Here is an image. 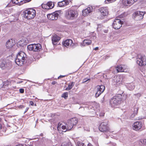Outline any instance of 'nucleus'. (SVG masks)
<instances>
[{
	"instance_id": "nucleus-47",
	"label": "nucleus",
	"mask_w": 146,
	"mask_h": 146,
	"mask_svg": "<svg viewBox=\"0 0 146 146\" xmlns=\"http://www.w3.org/2000/svg\"><path fill=\"white\" fill-rule=\"evenodd\" d=\"M30 103L31 105L33 106L34 105V103L33 101H30Z\"/></svg>"
},
{
	"instance_id": "nucleus-15",
	"label": "nucleus",
	"mask_w": 146,
	"mask_h": 146,
	"mask_svg": "<svg viewBox=\"0 0 146 146\" xmlns=\"http://www.w3.org/2000/svg\"><path fill=\"white\" fill-rule=\"evenodd\" d=\"M62 44L63 46L67 47L69 46H72L74 44L73 43L72 40L70 39H67L62 42Z\"/></svg>"
},
{
	"instance_id": "nucleus-5",
	"label": "nucleus",
	"mask_w": 146,
	"mask_h": 146,
	"mask_svg": "<svg viewBox=\"0 0 146 146\" xmlns=\"http://www.w3.org/2000/svg\"><path fill=\"white\" fill-rule=\"evenodd\" d=\"M36 15L35 10L34 9H31L29 10H26L23 12V16L27 19H33Z\"/></svg>"
},
{
	"instance_id": "nucleus-24",
	"label": "nucleus",
	"mask_w": 146,
	"mask_h": 146,
	"mask_svg": "<svg viewBox=\"0 0 146 146\" xmlns=\"http://www.w3.org/2000/svg\"><path fill=\"white\" fill-rule=\"evenodd\" d=\"M66 125L67 127L66 130L65 131H63L64 132L66 131H69L71 130L73 126L69 121L68 123L66 124Z\"/></svg>"
},
{
	"instance_id": "nucleus-58",
	"label": "nucleus",
	"mask_w": 146,
	"mask_h": 146,
	"mask_svg": "<svg viewBox=\"0 0 146 146\" xmlns=\"http://www.w3.org/2000/svg\"><path fill=\"white\" fill-rule=\"evenodd\" d=\"M60 12H61V11H56V12H55L56 13H60Z\"/></svg>"
},
{
	"instance_id": "nucleus-14",
	"label": "nucleus",
	"mask_w": 146,
	"mask_h": 146,
	"mask_svg": "<svg viewBox=\"0 0 146 146\" xmlns=\"http://www.w3.org/2000/svg\"><path fill=\"white\" fill-rule=\"evenodd\" d=\"M126 66L124 65H120L117 66L116 69L117 72H126Z\"/></svg>"
},
{
	"instance_id": "nucleus-39",
	"label": "nucleus",
	"mask_w": 146,
	"mask_h": 146,
	"mask_svg": "<svg viewBox=\"0 0 146 146\" xmlns=\"http://www.w3.org/2000/svg\"><path fill=\"white\" fill-rule=\"evenodd\" d=\"M135 96L137 98H139L141 96V94L140 93H138L136 94H134L133 95Z\"/></svg>"
},
{
	"instance_id": "nucleus-6",
	"label": "nucleus",
	"mask_w": 146,
	"mask_h": 146,
	"mask_svg": "<svg viewBox=\"0 0 146 146\" xmlns=\"http://www.w3.org/2000/svg\"><path fill=\"white\" fill-rule=\"evenodd\" d=\"M65 15L66 19L72 20L77 17L78 13L77 11L70 9L66 11Z\"/></svg>"
},
{
	"instance_id": "nucleus-3",
	"label": "nucleus",
	"mask_w": 146,
	"mask_h": 146,
	"mask_svg": "<svg viewBox=\"0 0 146 146\" xmlns=\"http://www.w3.org/2000/svg\"><path fill=\"white\" fill-rule=\"evenodd\" d=\"M26 54L23 52H19L17 55L15 60V62L19 66H22L26 62L25 61L26 57Z\"/></svg>"
},
{
	"instance_id": "nucleus-26",
	"label": "nucleus",
	"mask_w": 146,
	"mask_h": 146,
	"mask_svg": "<svg viewBox=\"0 0 146 146\" xmlns=\"http://www.w3.org/2000/svg\"><path fill=\"white\" fill-rule=\"evenodd\" d=\"M75 82H72L69 84L68 87L66 88L65 90H70L74 86Z\"/></svg>"
},
{
	"instance_id": "nucleus-48",
	"label": "nucleus",
	"mask_w": 146,
	"mask_h": 146,
	"mask_svg": "<svg viewBox=\"0 0 146 146\" xmlns=\"http://www.w3.org/2000/svg\"><path fill=\"white\" fill-rule=\"evenodd\" d=\"M57 82L55 81H54L52 82V84L53 85H54Z\"/></svg>"
},
{
	"instance_id": "nucleus-53",
	"label": "nucleus",
	"mask_w": 146,
	"mask_h": 146,
	"mask_svg": "<svg viewBox=\"0 0 146 146\" xmlns=\"http://www.w3.org/2000/svg\"><path fill=\"white\" fill-rule=\"evenodd\" d=\"M108 30H105L104 31V33H108Z\"/></svg>"
},
{
	"instance_id": "nucleus-30",
	"label": "nucleus",
	"mask_w": 146,
	"mask_h": 146,
	"mask_svg": "<svg viewBox=\"0 0 146 146\" xmlns=\"http://www.w3.org/2000/svg\"><path fill=\"white\" fill-rule=\"evenodd\" d=\"M34 44H29L27 46V48L29 50L34 51Z\"/></svg>"
},
{
	"instance_id": "nucleus-35",
	"label": "nucleus",
	"mask_w": 146,
	"mask_h": 146,
	"mask_svg": "<svg viewBox=\"0 0 146 146\" xmlns=\"http://www.w3.org/2000/svg\"><path fill=\"white\" fill-rule=\"evenodd\" d=\"M68 97V92H66L63 93L61 96L62 98H64L65 99H66Z\"/></svg>"
},
{
	"instance_id": "nucleus-13",
	"label": "nucleus",
	"mask_w": 146,
	"mask_h": 146,
	"mask_svg": "<svg viewBox=\"0 0 146 146\" xmlns=\"http://www.w3.org/2000/svg\"><path fill=\"white\" fill-rule=\"evenodd\" d=\"M58 15V13L54 12L51 14H48L47 17L48 19L50 20H56L57 19Z\"/></svg>"
},
{
	"instance_id": "nucleus-7",
	"label": "nucleus",
	"mask_w": 146,
	"mask_h": 146,
	"mask_svg": "<svg viewBox=\"0 0 146 146\" xmlns=\"http://www.w3.org/2000/svg\"><path fill=\"white\" fill-rule=\"evenodd\" d=\"M137 57L136 63L137 64L140 66L146 64V57L144 55L139 54Z\"/></svg>"
},
{
	"instance_id": "nucleus-38",
	"label": "nucleus",
	"mask_w": 146,
	"mask_h": 146,
	"mask_svg": "<svg viewBox=\"0 0 146 146\" xmlns=\"http://www.w3.org/2000/svg\"><path fill=\"white\" fill-rule=\"evenodd\" d=\"M90 78H86L82 80V83L86 82L87 81H90Z\"/></svg>"
},
{
	"instance_id": "nucleus-37",
	"label": "nucleus",
	"mask_w": 146,
	"mask_h": 146,
	"mask_svg": "<svg viewBox=\"0 0 146 146\" xmlns=\"http://www.w3.org/2000/svg\"><path fill=\"white\" fill-rule=\"evenodd\" d=\"M84 144L82 142L78 141L77 142L76 146H84Z\"/></svg>"
},
{
	"instance_id": "nucleus-43",
	"label": "nucleus",
	"mask_w": 146,
	"mask_h": 146,
	"mask_svg": "<svg viewBox=\"0 0 146 146\" xmlns=\"http://www.w3.org/2000/svg\"><path fill=\"white\" fill-rule=\"evenodd\" d=\"M102 25L101 24H98V27L97 28V30L98 31H99V29L101 28L102 27Z\"/></svg>"
},
{
	"instance_id": "nucleus-54",
	"label": "nucleus",
	"mask_w": 146,
	"mask_h": 146,
	"mask_svg": "<svg viewBox=\"0 0 146 146\" xmlns=\"http://www.w3.org/2000/svg\"><path fill=\"white\" fill-rule=\"evenodd\" d=\"M24 108V106L23 105H21L19 107V108Z\"/></svg>"
},
{
	"instance_id": "nucleus-55",
	"label": "nucleus",
	"mask_w": 146,
	"mask_h": 146,
	"mask_svg": "<svg viewBox=\"0 0 146 146\" xmlns=\"http://www.w3.org/2000/svg\"><path fill=\"white\" fill-rule=\"evenodd\" d=\"M11 1H12V2L14 4H17L18 3H16L15 1H13V0H11Z\"/></svg>"
},
{
	"instance_id": "nucleus-40",
	"label": "nucleus",
	"mask_w": 146,
	"mask_h": 146,
	"mask_svg": "<svg viewBox=\"0 0 146 146\" xmlns=\"http://www.w3.org/2000/svg\"><path fill=\"white\" fill-rule=\"evenodd\" d=\"M127 15V14L125 13H124L120 15L119 16L120 18H123Z\"/></svg>"
},
{
	"instance_id": "nucleus-50",
	"label": "nucleus",
	"mask_w": 146,
	"mask_h": 146,
	"mask_svg": "<svg viewBox=\"0 0 146 146\" xmlns=\"http://www.w3.org/2000/svg\"><path fill=\"white\" fill-rule=\"evenodd\" d=\"M65 76L60 75L58 77V78H62L64 77Z\"/></svg>"
},
{
	"instance_id": "nucleus-60",
	"label": "nucleus",
	"mask_w": 146,
	"mask_h": 146,
	"mask_svg": "<svg viewBox=\"0 0 146 146\" xmlns=\"http://www.w3.org/2000/svg\"><path fill=\"white\" fill-rule=\"evenodd\" d=\"M80 108H82L83 109V110H84V108H82V107H81V108H80Z\"/></svg>"
},
{
	"instance_id": "nucleus-23",
	"label": "nucleus",
	"mask_w": 146,
	"mask_h": 146,
	"mask_svg": "<svg viewBox=\"0 0 146 146\" xmlns=\"http://www.w3.org/2000/svg\"><path fill=\"white\" fill-rule=\"evenodd\" d=\"M126 88L129 90H131L134 89L135 86L133 83L127 84L125 85Z\"/></svg>"
},
{
	"instance_id": "nucleus-29",
	"label": "nucleus",
	"mask_w": 146,
	"mask_h": 146,
	"mask_svg": "<svg viewBox=\"0 0 146 146\" xmlns=\"http://www.w3.org/2000/svg\"><path fill=\"white\" fill-rule=\"evenodd\" d=\"M122 3L125 6H127L131 5L129 1L128 0H122Z\"/></svg>"
},
{
	"instance_id": "nucleus-46",
	"label": "nucleus",
	"mask_w": 146,
	"mask_h": 146,
	"mask_svg": "<svg viewBox=\"0 0 146 146\" xmlns=\"http://www.w3.org/2000/svg\"><path fill=\"white\" fill-rule=\"evenodd\" d=\"M1 119L0 118V130L2 129V126L1 123Z\"/></svg>"
},
{
	"instance_id": "nucleus-42",
	"label": "nucleus",
	"mask_w": 146,
	"mask_h": 146,
	"mask_svg": "<svg viewBox=\"0 0 146 146\" xmlns=\"http://www.w3.org/2000/svg\"><path fill=\"white\" fill-rule=\"evenodd\" d=\"M66 125H62L61 127L62 129L63 130L65 131L66 130Z\"/></svg>"
},
{
	"instance_id": "nucleus-4",
	"label": "nucleus",
	"mask_w": 146,
	"mask_h": 146,
	"mask_svg": "<svg viewBox=\"0 0 146 146\" xmlns=\"http://www.w3.org/2000/svg\"><path fill=\"white\" fill-rule=\"evenodd\" d=\"M124 78L125 76L123 75L115 76L112 79V83L116 87L119 86L122 84Z\"/></svg>"
},
{
	"instance_id": "nucleus-18",
	"label": "nucleus",
	"mask_w": 146,
	"mask_h": 146,
	"mask_svg": "<svg viewBox=\"0 0 146 146\" xmlns=\"http://www.w3.org/2000/svg\"><path fill=\"white\" fill-rule=\"evenodd\" d=\"M60 39V37L58 35L55 34L52 38V40L53 44L55 45L56 44V42H58Z\"/></svg>"
},
{
	"instance_id": "nucleus-11",
	"label": "nucleus",
	"mask_w": 146,
	"mask_h": 146,
	"mask_svg": "<svg viewBox=\"0 0 146 146\" xmlns=\"http://www.w3.org/2000/svg\"><path fill=\"white\" fill-rule=\"evenodd\" d=\"M134 17L137 20H140L143 18L145 13L140 11H137L134 13Z\"/></svg>"
},
{
	"instance_id": "nucleus-49",
	"label": "nucleus",
	"mask_w": 146,
	"mask_h": 146,
	"mask_svg": "<svg viewBox=\"0 0 146 146\" xmlns=\"http://www.w3.org/2000/svg\"><path fill=\"white\" fill-rule=\"evenodd\" d=\"M16 1H17L19 3V5H20V4L21 3H20V1H23V0H16ZM23 2H21V3H22Z\"/></svg>"
},
{
	"instance_id": "nucleus-36",
	"label": "nucleus",
	"mask_w": 146,
	"mask_h": 146,
	"mask_svg": "<svg viewBox=\"0 0 146 146\" xmlns=\"http://www.w3.org/2000/svg\"><path fill=\"white\" fill-rule=\"evenodd\" d=\"M31 0H23V1H21L20 3H21V2H23L22 3H20V5H22L24 3H25L27 2H29L31 1Z\"/></svg>"
},
{
	"instance_id": "nucleus-31",
	"label": "nucleus",
	"mask_w": 146,
	"mask_h": 146,
	"mask_svg": "<svg viewBox=\"0 0 146 146\" xmlns=\"http://www.w3.org/2000/svg\"><path fill=\"white\" fill-rule=\"evenodd\" d=\"M47 4L48 6V7H49V9L52 8L54 6V3H52L51 1L48 2Z\"/></svg>"
},
{
	"instance_id": "nucleus-21",
	"label": "nucleus",
	"mask_w": 146,
	"mask_h": 146,
	"mask_svg": "<svg viewBox=\"0 0 146 146\" xmlns=\"http://www.w3.org/2000/svg\"><path fill=\"white\" fill-rule=\"evenodd\" d=\"M34 51L38 52L40 51L42 48L41 45L40 44H34Z\"/></svg>"
},
{
	"instance_id": "nucleus-8",
	"label": "nucleus",
	"mask_w": 146,
	"mask_h": 146,
	"mask_svg": "<svg viewBox=\"0 0 146 146\" xmlns=\"http://www.w3.org/2000/svg\"><path fill=\"white\" fill-rule=\"evenodd\" d=\"M123 23V21H121V20L115 19L113 23V27L115 29H118L120 28L122 24Z\"/></svg>"
},
{
	"instance_id": "nucleus-28",
	"label": "nucleus",
	"mask_w": 146,
	"mask_h": 146,
	"mask_svg": "<svg viewBox=\"0 0 146 146\" xmlns=\"http://www.w3.org/2000/svg\"><path fill=\"white\" fill-rule=\"evenodd\" d=\"M17 44L21 46H23L24 45L26 44V42H25L24 40L23 39L20 40L18 42Z\"/></svg>"
},
{
	"instance_id": "nucleus-56",
	"label": "nucleus",
	"mask_w": 146,
	"mask_h": 146,
	"mask_svg": "<svg viewBox=\"0 0 146 146\" xmlns=\"http://www.w3.org/2000/svg\"><path fill=\"white\" fill-rule=\"evenodd\" d=\"M99 48L98 47H96L94 49V50H96L98 49Z\"/></svg>"
},
{
	"instance_id": "nucleus-32",
	"label": "nucleus",
	"mask_w": 146,
	"mask_h": 146,
	"mask_svg": "<svg viewBox=\"0 0 146 146\" xmlns=\"http://www.w3.org/2000/svg\"><path fill=\"white\" fill-rule=\"evenodd\" d=\"M19 15V14H17L16 15V16L15 17L14 16H13L12 15L11 17L12 19H13V20H12V21H15L18 20L19 19L18 16Z\"/></svg>"
},
{
	"instance_id": "nucleus-20",
	"label": "nucleus",
	"mask_w": 146,
	"mask_h": 146,
	"mask_svg": "<svg viewBox=\"0 0 146 146\" xmlns=\"http://www.w3.org/2000/svg\"><path fill=\"white\" fill-rule=\"evenodd\" d=\"M7 66L6 62L4 60L0 61V68L3 70L5 69Z\"/></svg>"
},
{
	"instance_id": "nucleus-17",
	"label": "nucleus",
	"mask_w": 146,
	"mask_h": 146,
	"mask_svg": "<svg viewBox=\"0 0 146 146\" xmlns=\"http://www.w3.org/2000/svg\"><path fill=\"white\" fill-rule=\"evenodd\" d=\"M93 10L92 7H88L86 9L82 11V14L83 16H85L92 11Z\"/></svg>"
},
{
	"instance_id": "nucleus-1",
	"label": "nucleus",
	"mask_w": 146,
	"mask_h": 146,
	"mask_svg": "<svg viewBox=\"0 0 146 146\" xmlns=\"http://www.w3.org/2000/svg\"><path fill=\"white\" fill-rule=\"evenodd\" d=\"M123 96L121 94H118L113 97L110 100V104L112 107H116L118 106L121 103Z\"/></svg>"
},
{
	"instance_id": "nucleus-52",
	"label": "nucleus",
	"mask_w": 146,
	"mask_h": 146,
	"mask_svg": "<svg viewBox=\"0 0 146 146\" xmlns=\"http://www.w3.org/2000/svg\"><path fill=\"white\" fill-rule=\"evenodd\" d=\"M28 109H29V108H27L25 110V111H24V113H25L28 110Z\"/></svg>"
},
{
	"instance_id": "nucleus-19",
	"label": "nucleus",
	"mask_w": 146,
	"mask_h": 146,
	"mask_svg": "<svg viewBox=\"0 0 146 146\" xmlns=\"http://www.w3.org/2000/svg\"><path fill=\"white\" fill-rule=\"evenodd\" d=\"M92 41L89 40L85 39L84 40L81 44V46L83 47L91 44L92 43Z\"/></svg>"
},
{
	"instance_id": "nucleus-9",
	"label": "nucleus",
	"mask_w": 146,
	"mask_h": 146,
	"mask_svg": "<svg viewBox=\"0 0 146 146\" xmlns=\"http://www.w3.org/2000/svg\"><path fill=\"white\" fill-rule=\"evenodd\" d=\"M96 88H97V92L95 94V97L96 98H97L105 90V88L104 86L102 85L100 86L98 85Z\"/></svg>"
},
{
	"instance_id": "nucleus-16",
	"label": "nucleus",
	"mask_w": 146,
	"mask_h": 146,
	"mask_svg": "<svg viewBox=\"0 0 146 146\" xmlns=\"http://www.w3.org/2000/svg\"><path fill=\"white\" fill-rule=\"evenodd\" d=\"M72 0H64L58 3L59 7H62L69 4Z\"/></svg>"
},
{
	"instance_id": "nucleus-10",
	"label": "nucleus",
	"mask_w": 146,
	"mask_h": 146,
	"mask_svg": "<svg viewBox=\"0 0 146 146\" xmlns=\"http://www.w3.org/2000/svg\"><path fill=\"white\" fill-rule=\"evenodd\" d=\"M142 126V124L141 121H137L133 124V128L134 130L138 131L140 130Z\"/></svg>"
},
{
	"instance_id": "nucleus-41",
	"label": "nucleus",
	"mask_w": 146,
	"mask_h": 146,
	"mask_svg": "<svg viewBox=\"0 0 146 146\" xmlns=\"http://www.w3.org/2000/svg\"><path fill=\"white\" fill-rule=\"evenodd\" d=\"M61 124H60V123H59L58 124V127H57V128L58 130L59 131H60V129L61 130Z\"/></svg>"
},
{
	"instance_id": "nucleus-22",
	"label": "nucleus",
	"mask_w": 146,
	"mask_h": 146,
	"mask_svg": "<svg viewBox=\"0 0 146 146\" xmlns=\"http://www.w3.org/2000/svg\"><path fill=\"white\" fill-rule=\"evenodd\" d=\"M14 45L13 43V40L12 39L9 40L6 42V46L8 48H11Z\"/></svg>"
},
{
	"instance_id": "nucleus-12",
	"label": "nucleus",
	"mask_w": 146,
	"mask_h": 146,
	"mask_svg": "<svg viewBox=\"0 0 146 146\" xmlns=\"http://www.w3.org/2000/svg\"><path fill=\"white\" fill-rule=\"evenodd\" d=\"M102 17H104L107 15L108 14V11L107 7H102L99 9Z\"/></svg>"
},
{
	"instance_id": "nucleus-33",
	"label": "nucleus",
	"mask_w": 146,
	"mask_h": 146,
	"mask_svg": "<svg viewBox=\"0 0 146 146\" xmlns=\"http://www.w3.org/2000/svg\"><path fill=\"white\" fill-rule=\"evenodd\" d=\"M140 141L143 146H146V139H141Z\"/></svg>"
},
{
	"instance_id": "nucleus-2",
	"label": "nucleus",
	"mask_w": 146,
	"mask_h": 146,
	"mask_svg": "<svg viewBox=\"0 0 146 146\" xmlns=\"http://www.w3.org/2000/svg\"><path fill=\"white\" fill-rule=\"evenodd\" d=\"M99 130L105 134V137L107 139L108 138L110 135H109L110 133V129L108 125V121H105L101 123L99 126Z\"/></svg>"
},
{
	"instance_id": "nucleus-44",
	"label": "nucleus",
	"mask_w": 146,
	"mask_h": 146,
	"mask_svg": "<svg viewBox=\"0 0 146 146\" xmlns=\"http://www.w3.org/2000/svg\"><path fill=\"white\" fill-rule=\"evenodd\" d=\"M19 92L21 93H23L24 92V90L23 88H20L19 89Z\"/></svg>"
},
{
	"instance_id": "nucleus-34",
	"label": "nucleus",
	"mask_w": 146,
	"mask_h": 146,
	"mask_svg": "<svg viewBox=\"0 0 146 146\" xmlns=\"http://www.w3.org/2000/svg\"><path fill=\"white\" fill-rule=\"evenodd\" d=\"M42 7L43 9L46 10H49V7L47 5V4H42Z\"/></svg>"
},
{
	"instance_id": "nucleus-27",
	"label": "nucleus",
	"mask_w": 146,
	"mask_h": 146,
	"mask_svg": "<svg viewBox=\"0 0 146 146\" xmlns=\"http://www.w3.org/2000/svg\"><path fill=\"white\" fill-rule=\"evenodd\" d=\"M138 110V108H134L133 113L131 115V118H133L135 115L137 114Z\"/></svg>"
},
{
	"instance_id": "nucleus-45",
	"label": "nucleus",
	"mask_w": 146,
	"mask_h": 146,
	"mask_svg": "<svg viewBox=\"0 0 146 146\" xmlns=\"http://www.w3.org/2000/svg\"><path fill=\"white\" fill-rule=\"evenodd\" d=\"M61 146H73L71 145V144H69L64 145H63V144H62Z\"/></svg>"
},
{
	"instance_id": "nucleus-25",
	"label": "nucleus",
	"mask_w": 146,
	"mask_h": 146,
	"mask_svg": "<svg viewBox=\"0 0 146 146\" xmlns=\"http://www.w3.org/2000/svg\"><path fill=\"white\" fill-rule=\"evenodd\" d=\"M69 121L73 125H76L78 122L77 119L76 117H74L71 119Z\"/></svg>"
},
{
	"instance_id": "nucleus-59",
	"label": "nucleus",
	"mask_w": 146,
	"mask_h": 146,
	"mask_svg": "<svg viewBox=\"0 0 146 146\" xmlns=\"http://www.w3.org/2000/svg\"><path fill=\"white\" fill-rule=\"evenodd\" d=\"M26 146H33V145L32 144H28V145H27Z\"/></svg>"
},
{
	"instance_id": "nucleus-57",
	"label": "nucleus",
	"mask_w": 146,
	"mask_h": 146,
	"mask_svg": "<svg viewBox=\"0 0 146 146\" xmlns=\"http://www.w3.org/2000/svg\"><path fill=\"white\" fill-rule=\"evenodd\" d=\"M88 146H93L92 145L91 143H89L88 144Z\"/></svg>"
},
{
	"instance_id": "nucleus-51",
	"label": "nucleus",
	"mask_w": 146,
	"mask_h": 146,
	"mask_svg": "<svg viewBox=\"0 0 146 146\" xmlns=\"http://www.w3.org/2000/svg\"><path fill=\"white\" fill-rule=\"evenodd\" d=\"M106 1H108L109 3L113 2V1H112V0H106Z\"/></svg>"
}]
</instances>
